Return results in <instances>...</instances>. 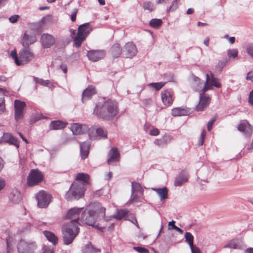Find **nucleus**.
I'll return each mask as SVG.
<instances>
[{"label":"nucleus","instance_id":"a18cd8bd","mask_svg":"<svg viewBox=\"0 0 253 253\" xmlns=\"http://www.w3.org/2000/svg\"><path fill=\"white\" fill-rule=\"evenodd\" d=\"M238 53L237 49H230L227 50V55L229 58H236L238 56Z\"/></svg>","mask_w":253,"mask_h":253},{"label":"nucleus","instance_id":"603ef678","mask_svg":"<svg viewBox=\"0 0 253 253\" xmlns=\"http://www.w3.org/2000/svg\"><path fill=\"white\" fill-rule=\"evenodd\" d=\"M133 249L139 253H149L148 250L140 247H134Z\"/></svg>","mask_w":253,"mask_h":253},{"label":"nucleus","instance_id":"473e14b6","mask_svg":"<svg viewBox=\"0 0 253 253\" xmlns=\"http://www.w3.org/2000/svg\"><path fill=\"white\" fill-rule=\"evenodd\" d=\"M43 233L47 240L52 243L53 245H55L57 243L58 240V238L52 232L48 231H44Z\"/></svg>","mask_w":253,"mask_h":253},{"label":"nucleus","instance_id":"72a5a7b5","mask_svg":"<svg viewBox=\"0 0 253 253\" xmlns=\"http://www.w3.org/2000/svg\"><path fill=\"white\" fill-rule=\"evenodd\" d=\"M100 251L95 248L90 243L87 244L84 250L83 253H99Z\"/></svg>","mask_w":253,"mask_h":253},{"label":"nucleus","instance_id":"e2e57ef3","mask_svg":"<svg viewBox=\"0 0 253 253\" xmlns=\"http://www.w3.org/2000/svg\"><path fill=\"white\" fill-rule=\"evenodd\" d=\"M249 102L251 104L253 105V90L250 93L249 96Z\"/></svg>","mask_w":253,"mask_h":253},{"label":"nucleus","instance_id":"4c0bfd02","mask_svg":"<svg viewBox=\"0 0 253 253\" xmlns=\"http://www.w3.org/2000/svg\"><path fill=\"white\" fill-rule=\"evenodd\" d=\"M85 38L77 34V36L74 39V45L77 47H79L82 42L85 40Z\"/></svg>","mask_w":253,"mask_h":253},{"label":"nucleus","instance_id":"c756f323","mask_svg":"<svg viewBox=\"0 0 253 253\" xmlns=\"http://www.w3.org/2000/svg\"><path fill=\"white\" fill-rule=\"evenodd\" d=\"M76 180L77 182L83 184L84 186V185L89 184V176L86 173H79L76 176Z\"/></svg>","mask_w":253,"mask_h":253},{"label":"nucleus","instance_id":"79ce46f5","mask_svg":"<svg viewBox=\"0 0 253 253\" xmlns=\"http://www.w3.org/2000/svg\"><path fill=\"white\" fill-rule=\"evenodd\" d=\"M165 83V82L152 83L149 84L148 85L155 88L156 90H159L164 86Z\"/></svg>","mask_w":253,"mask_h":253},{"label":"nucleus","instance_id":"ddd939ff","mask_svg":"<svg viewBox=\"0 0 253 253\" xmlns=\"http://www.w3.org/2000/svg\"><path fill=\"white\" fill-rule=\"evenodd\" d=\"M88 135L90 138L97 136L102 138H106L107 131L104 127H91L88 130Z\"/></svg>","mask_w":253,"mask_h":253},{"label":"nucleus","instance_id":"5fc2aeb1","mask_svg":"<svg viewBox=\"0 0 253 253\" xmlns=\"http://www.w3.org/2000/svg\"><path fill=\"white\" fill-rule=\"evenodd\" d=\"M142 103L145 106H148L152 104L153 100L151 98H147L143 99L142 100Z\"/></svg>","mask_w":253,"mask_h":253},{"label":"nucleus","instance_id":"7ed1b4c3","mask_svg":"<svg viewBox=\"0 0 253 253\" xmlns=\"http://www.w3.org/2000/svg\"><path fill=\"white\" fill-rule=\"evenodd\" d=\"M117 102L111 99L99 101L95 105L93 114L106 120L113 119L118 113Z\"/></svg>","mask_w":253,"mask_h":253},{"label":"nucleus","instance_id":"f8f14e48","mask_svg":"<svg viewBox=\"0 0 253 253\" xmlns=\"http://www.w3.org/2000/svg\"><path fill=\"white\" fill-rule=\"evenodd\" d=\"M106 52L104 50H90L87 52L88 59L92 62H97L103 59Z\"/></svg>","mask_w":253,"mask_h":253},{"label":"nucleus","instance_id":"f03ea898","mask_svg":"<svg viewBox=\"0 0 253 253\" xmlns=\"http://www.w3.org/2000/svg\"><path fill=\"white\" fill-rule=\"evenodd\" d=\"M105 209L102 207L98 202L89 204L82 213L81 221L89 226H94L99 229L95 223L99 218H104L105 215Z\"/></svg>","mask_w":253,"mask_h":253},{"label":"nucleus","instance_id":"cd10ccee","mask_svg":"<svg viewBox=\"0 0 253 253\" xmlns=\"http://www.w3.org/2000/svg\"><path fill=\"white\" fill-rule=\"evenodd\" d=\"M31 227V225L28 222L20 224L18 227L17 233L20 235L24 236L30 232Z\"/></svg>","mask_w":253,"mask_h":253},{"label":"nucleus","instance_id":"2eb2a0df","mask_svg":"<svg viewBox=\"0 0 253 253\" xmlns=\"http://www.w3.org/2000/svg\"><path fill=\"white\" fill-rule=\"evenodd\" d=\"M162 100L164 104L166 106L172 105L173 101L172 92L170 90H163L161 92Z\"/></svg>","mask_w":253,"mask_h":253},{"label":"nucleus","instance_id":"20e7f679","mask_svg":"<svg viewBox=\"0 0 253 253\" xmlns=\"http://www.w3.org/2000/svg\"><path fill=\"white\" fill-rule=\"evenodd\" d=\"M203 82L197 77L194 78V82L193 87L196 90L201 89L202 93H204L207 90L211 89L212 86L219 88L221 86V84L217 79L214 78L212 74L210 77L209 74H206V81L204 83V85L202 87Z\"/></svg>","mask_w":253,"mask_h":253},{"label":"nucleus","instance_id":"8fccbe9b","mask_svg":"<svg viewBox=\"0 0 253 253\" xmlns=\"http://www.w3.org/2000/svg\"><path fill=\"white\" fill-rule=\"evenodd\" d=\"M5 110L4 99L3 97H0V115L2 114Z\"/></svg>","mask_w":253,"mask_h":253},{"label":"nucleus","instance_id":"7c9ffc66","mask_svg":"<svg viewBox=\"0 0 253 253\" xmlns=\"http://www.w3.org/2000/svg\"><path fill=\"white\" fill-rule=\"evenodd\" d=\"M143 192V188L140 184L134 181L131 182V196L135 193H138L140 196H142Z\"/></svg>","mask_w":253,"mask_h":253},{"label":"nucleus","instance_id":"13d9d810","mask_svg":"<svg viewBox=\"0 0 253 253\" xmlns=\"http://www.w3.org/2000/svg\"><path fill=\"white\" fill-rule=\"evenodd\" d=\"M190 249L192 253H201L199 249L194 245L192 246V247H190Z\"/></svg>","mask_w":253,"mask_h":253},{"label":"nucleus","instance_id":"ea45409f","mask_svg":"<svg viewBox=\"0 0 253 253\" xmlns=\"http://www.w3.org/2000/svg\"><path fill=\"white\" fill-rule=\"evenodd\" d=\"M185 242L187 243L190 247H192L193 245V236L190 232H186L185 234Z\"/></svg>","mask_w":253,"mask_h":253},{"label":"nucleus","instance_id":"423d86ee","mask_svg":"<svg viewBox=\"0 0 253 253\" xmlns=\"http://www.w3.org/2000/svg\"><path fill=\"white\" fill-rule=\"evenodd\" d=\"M85 189L84 184L78 182H73L65 195V198L68 201L78 200L83 197Z\"/></svg>","mask_w":253,"mask_h":253},{"label":"nucleus","instance_id":"774afa93","mask_svg":"<svg viewBox=\"0 0 253 253\" xmlns=\"http://www.w3.org/2000/svg\"><path fill=\"white\" fill-rule=\"evenodd\" d=\"M5 185L4 180L0 177V191L3 189Z\"/></svg>","mask_w":253,"mask_h":253},{"label":"nucleus","instance_id":"338daca9","mask_svg":"<svg viewBox=\"0 0 253 253\" xmlns=\"http://www.w3.org/2000/svg\"><path fill=\"white\" fill-rule=\"evenodd\" d=\"M164 138H163L162 139H160V140H159V139H157L155 141L154 143L155 144H157V145H161L164 142Z\"/></svg>","mask_w":253,"mask_h":253},{"label":"nucleus","instance_id":"2f4dec72","mask_svg":"<svg viewBox=\"0 0 253 253\" xmlns=\"http://www.w3.org/2000/svg\"><path fill=\"white\" fill-rule=\"evenodd\" d=\"M152 189L156 192L160 197L161 201L165 200L168 198V190L166 187L162 188H153Z\"/></svg>","mask_w":253,"mask_h":253},{"label":"nucleus","instance_id":"f257e3e1","mask_svg":"<svg viewBox=\"0 0 253 253\" xmlns=\"http://www.w3.org/2000/svg\"><path fill=\"white\" fill-rule=\"evenodd\" d=\"M82 209L83 208H72L69 210L66 215V218L71 220L62 226L63 242L65 245H68L72 243L79 232L78 220Z\"/></svg>","mask_w":253,"mask_h":253},{"label":"nucleus","instance_id":"0eeeda50","mask_svg":"<svg viewBox=\"0 0 253 253\" xmlns=\"http://www.w3.org/2000/svg\"><path fill=\"white\" fill-rule=\"evenodd\" d=\"M37 249V245L34 241L27 242L20 240L17 244L19 253H35Z\"/></svg>","mask_w":253,"mask_h":253},{"label":"nucleus","instance_id":"49530a36","mask_svg":"<svg viewBox=\"0 0 253 253\" xmlns=\"http://www.w3.org/2000/svg\"><path fill=\"white\" fill-rule=\"evenodd\" d=\"M142 196H140L137 193H134L132 196H131V198L129 199V201L130 202H141V197Z\"/></svg>","mask_w":253,"mask_h":253},{"label":"nucleus","instance_id":"9b49d317","mask_svg":"<svg viewBox=\"0 0 253 253\" xmlns=\"http://www.w3.org/2000/svg\"><path fill=\"white\" fill-rule=\"evenodd\" d=\"M137 48L136 45L132 42H126L123 50V53L126 58H132L137 53Z\"/></svg>","mask_w":253,"mask_h":253},{"label":"nucleus","instance_id":"a878e982","mask_svg":"<svg viewBox=\"0 0 253 253\" xmlns=\"http://www.w3.org/2000/svg\"><path fill=\"white\" fill-rule=\"evenodd\" d=\"M67 125V123L57 120L51 121L49 125V128L52 130L60 129L65 128Z\"/></svg>","mask_w":253,"mask_h":253},{"label":"nucleus","instance_id":"bf43d9fd","mask_svg":"<svg viewBox=\"0 0 253 253\" xmlns=\"http://www.w3.org/2000/svg\"><path fill=\"white\" fill-rule=\"evenodd\" d=\"M43 253H53V247H49L45 248Z\"/></svg>","mask_w":253,"mask_h":253},{"label":"nucleus","instance_id":"3c124183","mask_svg":"<svg viewBox=\"0 0 253 253\" xmlns=\"http://www.w3.org/2000/svg\"><path fill=\"white\" fill-rule=\"evenodd\" d=\"M216 121L215 117H212L211 118L207 124V129L208 131H211L212 128V125Z\"/></svg>","mask_w":253,"mask_h":253},{"label":"nucleus","instance_id":"e433bc0d","mask_svg":"<svg viewBox=\"0 0 253 253\" xmlns=\"http://www.w3.org/2000/svg\"><path fill=\"white\" fill-rule=\"evenodd\" d=\"M163 23V21L160 19H152L149 22V25L154 28H158Z\"/></svg>","mask_w":253,"mask_h":253},{"label":"nucleus","instance_id":"c85d7f7f","mask_svg":"<svg viewBox=\"0 0 253 253\" xmlns=\"http://www.w3.org/2000/svg\"><path fill=\"white\" fill-rule=\"evenodd\" d=\"M123 50L120 44L118 43H116L112 45L110 52L113 57L118 58L123 52Z\"/></svg>","mask_w":253,"mask_h":253},{"label":"nucleus","instance_id":"0e129e2a","mask_svg":"<svg viewBox=\"0 0 253 253\" xmlns=\"http://www.w3.org/2000/svg\"><path fill=\"white\" fill-rule=\"evenodd\" d=\"M246 79L247 80H252L253 79V71L249 72L247 74Z\"/></svg>","mask_w":253,"mask_h":253},{"label":"nucleus","instance_id":"37998d69","mask_svg":"<svg viewBox=\"0 0 253 253\" xmlns=\"http://www.w3.org/2000/svg\"><path fill=\"white\" fill-rule=\"evenodd\" d=\"M227 63V60L226 59L219 61L215 66L216 69L219 72L221 71Z\"/></svg>","mask_w":253,"mask_h":253},{"label":"nucleus","instance_id":"6ab92c4d","mask_svg":"<svg viewBox=\"0 0 253 253\" xmlns=\"http://www.w3.org/2000/svg\"><path fill=\"white\" fill-rule=\"evenodd\" d=\"M1 139L3 142L13 145L17 148L19 147V143L18 140L10 133H4L1 137Z\"/></svg>","mask_w":253,"mask_h":253},{"label":"nucleus","instance_id":"052dcab7","mask_svg":"<svg viewBox=\"0 0 253 253\" xmlns=\"http://www.w3.org/2000/svg\"><path fill=\"white\" fill-rule=\"evenodd\" d=\"M175 221L174 220H172L171 221H169L168 223V227H169V230H170V229H174V227L175 226H176V225H175Z\"/></svg>","mask_w":253,"mask_h":253},{"label":"nucleus","instance_id":"bb28decb","mask_svg":"<svg viewBox=\"0 0 253 253\" xmlns=\"http://www.w3.org/2000/svg\"><path fill=\"white\" fill-rule=\"evenodd\" d=\"M188 179V177L187 174L185 172H181L175 177L174 185L175 186H180L187 182Z\"/></svg>","mask_w":253,"mask_h":253},{"label":"nucleus","instance_id":"f704fd0d","mask_svg":"<svg viewBox=\"0 0 253 253\" xmlns=\"http://www.w3.org/2000/svg\"><path fill=\"white\" fill-rule=\"evenodd\" d=\"M70 129L74 135L79 134L82 132V126L77 123L72 124Z\"/></svg>","mask_w":253,"mask_h":253},{"label":"nucleus","instance_id":"de8ad7c7","mask_svg":"<svg viewBox=\"0 0 253 253\" xmlns=\"http://www.w3.org/2000/svg\"><path fill=\"white\" fill-rule=\"evenodd\" d=\"M206 135V132L205 130H203L201 132L200 137L198 140V145L199 146H202L204 144V139Z\"/></svg>","mask_w":253,"mask_h":253},{"label":"nucleus","instance_id":"09e8293b","mask_svg":"<svg viewBox=\"0 0 253 253\" xmlns=\"http://www.w3.org/2000/svg\"><path fill=\"white\" fill-rule=\"evenodd\" d=\"M247 53L253 58V43H250L246 47Z\"/></svg>","mask_w":253,"mask_h":253},{"label":"nucleus","instance_id":"aec40b11","mask_svg":"<svg viewBox=\"0 0 253 253\" xmlns=\"http://www.w3.org/2000/svg\"><path fill=\"white\" fill-rule=\"evenodd\" d=\"M37 41L35 35L29 34L27 32L24 34L22 40V45L25 47H28L30 44L33 43Z\"/></svg>","mask_w":253,"mask_h":253},{"label":"nucleus","instance_id":"58836bf2","mask_svg":"<svg viewBox=\"0 0 253 253\" xmlns=\"http://www.w3.org/2000/svg\"><path fill=\"white\" fill-rule=\"evenodd\" d=\"M239 247V243L237 240H231L228 244L224 246V248H231L236 249Z\"/></svg>","mask_w":253,"mask_h":253},{"label":"nucleus","instance_id":"4be33fe9","mask_svg":"<svg viewBox=\"0 0 253 253\" xmlns=\"http://www.w3.org/2000/svg\"><path fill=\"white\" fill-rule=\"evenodd\" d=\"M95 93V87L92 85H89L83 92L82 102H84L86 100L89 99Z\"/></svg>","mask_w":253,"mask_h":253},{"label":"nucleus","instance_id":"393cba45","mask_svg":"<svg viewBox=\"0 0 253 253\" xmlns=\"http://www.w3.org/2000/svg\"><path fill=\"white\" fill-rule=\"evenodd\" d=\"M189 114V111L186 107H179L171 110V115L174 117L186 116Z\"/></svg>","mask_w":253,"mask_h":253},{"label":"nucleus","instance_id":"6e6d98bb","mask_svg":"<svg viewBox=\"0 0 253 253\" xmlns=\"http://www.w3.org/2000/svg\"><path fill=\"white\" fill-rule=\"evenodd\" d=\"M18 17V15H14L9 18V20L11 23H14L17 21Z\"/></svg>","mask_w":253,"mask_h":253},{"label":"nucleus","instance_id":"69168bd1","mask_svg":"<svg viewBox=\"0 0 253 253\" xmlns=\"http://www.w3.org/2000/svg\"><path fill=\"white\" fill-rule=\"evenodd\" d=\"M60 68L64 73L66 74L67 72V67L66 65L62 64L60 65Z\"/></svg>","mask_w":253,"mask_h":253},{"label":"nucleus","instance_id":"5701e85b","mask_svg":"<svg viewBox=\"0 0 253 253\" xmlns=\"http://www.w3.org/2000/svg\"><path fill=\"white\" fill-rule=\"evenodd\" d=\"M80 155L82 159H86L89 154L90 144L88 142L84 141L80 143Z\"/></svg>","mask_w":253,"mask_h":253},{"label":"nucleus","instance_id":"a211bd4d","mask_svg":"<svg viewBox=\"0 0 253 253\" xmlns=\"http://www.w3.org/2000/svg\"><path fill=\"white\" fill-rule=\"evenodd\" d=\"M200 93V101L196 107V110L198 111H203L205 108L207 107L210 104L211 98L209 96L203 95Z\"/></svg>","mask_w":253,"mask_h":253},{"label":"nucleus","instance_id":"f3484780","mask_svg":"<svg viewBox=\"0 0 253 253\" xmlns=\"http://www.w3.org/2000/svg\"><path fill=\"white\" fill-rule=\"evenodd\" d=\"M238 129L246 136H250L252 134L253 130L252 126L246 120H243L240 122L238 126Z\"/></svg>","mask_w":253,"mask_h":253},{"label":"nucleus","instance_id":"864d4df0","mask_svg":"<svg viewBox=\"0 0 253 253\" xmlns=\"http://www.w3.org/2000/svg\"><path fill=\"white\" fill-rule=\"evenodd\" d=\"M36 82L38 84H39L42 85H43V86H47L49 83V80H44L43 79H38Z\"/></svg>","mask_w":253,"mask_h":253},{"label":"nucleus","instance_id":"9d476101","mask_svg":"<svg viewBox=\"0 0 253 253\" xmlns=\"http://www.w3.org/2000/svg\"><path fill=\"white\" fill-rule=\"evenodd\" d=\"M26 106L25 102L19 100L14 101V118L16 122L23 118Z\"/></svg>","mask_w":253,"mask_h":253},{"label":"nucleus","instance_id":"4468645a","mask_svg":"<svg viewBox=\"0 0 253 253\" xmlns=\"http://www.w3.org/2000/svg\"><path fill=\"white\" fill-rule=\"evenodd\" d=\"M41 41L42 46L44 48L50 47L55 42L54 37L47 33L43 34L41 36Z\"/></svg>","mask_w":253,"mask_h":253},{"label":"nucleus","instance_id":"b1692460","mask_svg":"<svg viewBox=\"0 0 253 253\" xmlns=\"http://www.w3.org/2000/svg\"><path fill=\"white\" fill-rule=\"evenodd\" d=\"M109 158L107 160L108 164H111L112 162H117L119 160L120 153L116 148H112L109 153Z\"/></svg>","mask_w":253,"mask_h":253},{"label":"nucleus","instance_id":"1a4fd4ad","mask_svg":"<svg viewBox=\"0 0 253 253\" xmlns=\"http://www.w3.org/2000/svg\"><path fill=\"white\" fill-rule=\"evenodd\" d=\"M43 175L38 169H32L27 177V184L29 186H33L38 184L42 180Z\"/></svg>","mask_w":253,"mask_h":253},{"label":"nucleus","instance_id":"c9c22d12","mask_svg":"<svg viewBox=\"0 0 253 253\" xmlns=\"http://www.w3.org/2000/svg\"><path fill=\"white\" fill-rule=\"evenodd\" d=\"M128 213V211L126 209H121L118 210L116 214H114L113 217L117 219L120 220L124 217Z\"/></svg>","mask_w":253,"mask_h":253},{"label":"nucleus","instance_id":"680f3d73","mask_svg":"<svg viewBox=\"0 0 253 253\" xmlns=\"http://www.w3.org/2000/svg\"><path fill=\"white\" fill-rule=\"evenodd\" d=\"M77 13V10L76 9H75L71 15V19L73 22L76 20Z\"/></svg>","mask_w":253,"mask_h":253},{"label":"nucleus","instance_id":"a19ab883","mask_svg":"<svg viewBox=\"0 0 253 253\" xmlns=\"http://www.w3.org/2000/svg\"><path fill=\"white\" fill-rule=\"evenodd\" d=\"M143 7L145 10H148L150 11H152L155 9L154 4L151 1L144 2L143 4Z\"/></svg>","mask_w":253,"mask_h":253},{"label":"nucleus","instance_id":"412c9836","mask_svg":"<svg viewBox=\"0 0 253 253\" xmlns=\"http://www.w3.org/2000/svg\"><path fill=\"white\" fill-rule=\"evenodd\" d=\"M92 30V28L89 23H84L78 27V34L86 38L89 33Z\"/></svg>","mask_w":253,"mask_h":253},{"label":"nucleus","instance_id":"c03bdc74","mask_svg":"<svg viewBox=\"0 0 253 253\" xmlns=\"http://www.w3.org/2000/svg\"><path fill=\"white\" fill-rule=\"evenodd\" d=\"M178 6V1L177 0H174L172 1L170 6L167 9V11H174L177 8Z\"/></svg>","mask_w":253,"mask_h":253},{"label":"nucleus","instance_id":"39448f33","mask_svg":"<svg viewBox=\"0 0 253 253\" xmlns=\"http://www.w3.org/2000/svg\"><path fill=\"white\" fill-rule=\"evenodd\" d=\"M10 55L17 66L27 64L35 57L34 53L28 47L21 49L18 55L15 50H12Z\"/></svg>","mask_w":253,"mask_h":253},{"label":"nucleus","instance_id":"4d7b16f0","mask_svg":"<svg viewBox=\"0 0 253 253\" xmlns=\"http://www.w3.org/2000/svg\"><path fill=\"white\" fill-rule=\"evenodd\" d=\"M159 134V130L157 128H153L150 131V134L152 136H157Z\"/></svg>","mask_w":253,"mask_h":253},{"label":"nucleus","instance_id":"6e6552de","mask_svg":"<svg viewBox=\"0 0 253 253\" xmlns=\"http://www.w3.org/2000/svg\"><path fill=\"white\" fill-rule=\"evenodd\" d=\"M36 198L38 202V206L40 208H46L51 202L52 197L50 193L41 190L36 195Z\"/></svg>","mask_w":253,"mask_h":253},{"label":"nucleus","instance_id":"dca6fc26","mask_svg":"<svg viewBox=\"0 0 253 253\" xmlns=\"http://www.w3.org/2000/svg\"><path fill=\"white\" fill-rule=\"evenodd\" d=\"M9 201L13 204H19L22 200V195L20 192L17 189H12L9 196Z\"/></svg>","mask_w":253,"mask_h":253}]
</instances>
